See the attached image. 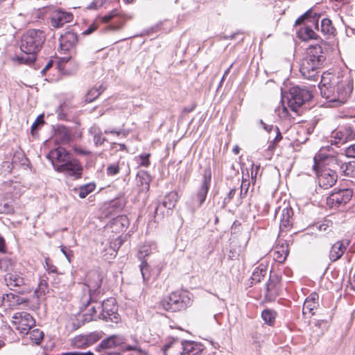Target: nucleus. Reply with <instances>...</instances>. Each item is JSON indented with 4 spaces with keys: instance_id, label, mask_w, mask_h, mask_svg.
<instances>
[{
    "instance_id": "nucleus-1",
    "label": "nucleus",
    "mask_w": 355,
    "mask_h": 355,
    "mask_svg": "<svg viewBox=\"0 0 355 355\" xmlns=\"http://www.w3.org/2000/svg\"><path fill=\"white\" fill-rule=\"evenodd\" d=\"M46 36L39 29H30L24 33L21 39L20 49L23 54L16 57L20 64H31L36 60L37 53L41 50Z\"/></svg>"
},
{
    "instance_id": "nucleus-2",
    "label": "nucleus",
    "mask_w": 355,
    "mask_h": 355,
    "mask_svg": "<svg viewBox=\"0 0 355 355\" xmlns=\"http://www.w3.org/2000/svg\"><path fill=\"white\" fill-rule=\"evenodd\" d=\"M319 87L322 96L335 103V106L344 104L353 89L352 83L349 79L340 82H331L328 81L324 77H322Z\"/></svg>"
},
{
    "instance_id": "nucleus-3",
    "label": "nucleus",
    "mask_w": 355,
    "mask_h": 355,
    "mask_svg": "<svg viewBox=\"0 0 355 355\" xmlns=\"http://www.w3.org/2000/svg\"><path fill=\"white\" fill-rule=\"evenodd\" d=\"M326 57L320 45H311L307 49L306 57L302 60L300 71L308 80L317 81L320 69L324 66Z\"/></svg>"
},
{
    "instance_id": "nucleus-4",
    "label": "nucleus",
    "mask_w": 355,
    "mask_h": 355,
    "mask_svg": "<svg viewBox=\"0 0 355 355\" xmlns=\"http://www.w3.org/2000/svg\"><path fill=\"white\" fill-rule=\"evenodd\" d=\"M191 304V300L189 294L184 291L172 292L161 302L162 307L164 310L171 312L184 310Z\"/></svg>"
},
{
    "instance_id": "nucleus-5",
    "label": "nucleus",
    "mask_w": 355,
    "mask_h": 355,
    "mask_svg": "<svg viewBox=\"0 0 355 355\" xmlns=\"http://www.w3.org/2000/svg\"><path fill=\"white\" fill-rule=\"evenodd\" d=\"M313 97L311 92L304 87L293 86L287 96L288 107L296 112L306 102L309 101Z\"/></svg>"
},
{
    "instance_id": "nucleus-6",
    "label": "nucleus",
    "mask_w": 355,
    "mask_h": 355,
    "mask_svg": "<svg viewBox=\"0 0 355 355\" xmlns=\"http://www.w3.org/2000/svg\"><path fill=\"white\" fill-rule=\"evenodd\" d=\"M4 280L7 286L12 291L19 293L24 294L30 293L31 289L27 284V280L24 277V275L19 271L15 270L6 273L4 276Z\"/></svg>"
},
{
    "instance_id": "nucleus-7",
    "label": "nucleus",
    "mask_w": 355,
    "mask_h": 355,
    "mask_svg": "<svg viewBox=\"0 0 355 355\" xmlns=\"http://www.w3.org/2000/svg\"><path fill=\"white\" fill-rule=\"evenodd\" d=\"M313 169L315 171L320 187L327 189L331 187L337 181L338 175L336 171L329 168H320L318 164L316 157H314V164Z\"/></svg>"
},
{
    "instance_id": "nucleus-8",
    "label": "nucleus",
    "mask_w": 355,
    "mask_h": 355,
    "mask_svg": "<svg viewBox=\"0 0 355 355\" xmlns=\"http://www.w3.org/2000/svg\"><path fill=\"white\" fill-rule=\"evenodd\" d=\"M211 180V170L210 168H207L204 171L201 184L192 198L191 208L193 211L200 208L205 201L207 193L209 190Z\"/></svg>"
},
{
    "instance_id": "nucleus-9",
    "label": "nucleus",
    "mask_w": 355,
    "mask_h": 355,
    "mask_svg": "<svg viewBox=\"0 0 355 355\" xmlns=\"http://www.w3.org/2000/svg\"><path fill=\"white\" fill-rule=\"evenodd\" d=\"M53 168L59 173L73 177L75 180L81 178L83 168L80 162L76 159H71L64 164H58L53 162Z\"/></svg>"
},
{
    "instance_id": "nucleus-10",
    "label": "nucleus",
    "mask_w": 355,
    "mask_h": 355,
    "mask_svg": "<svg viewBox=\"0 0 355 355\" xmlns=\"http://www.w3.org/2000/svg\"><path fill=\"white\" fill-rule=\"evenodd\" d=\"M102 279L101 275L96 270L90 271L87 275L85 286L87 288L89 292V300L88 304L97 300Z\"/></svg>"
},
{
    "instance_id": "nucleus-11",
    "label": "nucleus",
    "mask_w": 355,
    "mask_h": 355,
    "mask_svg": "<svg viewBox=\"0 0 355 355\" xmlns=\"http://www.w3.org/2000/svg\"><path fill=\"white\" fill-rule=\"evenodd\" d=\"M12 318L15 328L21 334H28L35 324V319L27 312H17L13 315Z\"/></svg>"
},
{
    "instance_id": "nucleus-12",
    "label": "nucleus",
    "mask_w": 355,
    "mask_h": 355,
    "mask_svg": "<svg viewBox=\"0 0 355 355\" xmlns=\"http://www.w3.org/2000/svg\"><path fill=\"white\" fill-rule=\"evenodd\" d=\"M101 309L99 314V319H102L107 322L117 323L119 320V314L117 313V305L116 300L110 297L104 300L102 304L98 307Z\"/></svg>"
},
{
    "instance_id": "nucleus-13",
    "label": "nucleus",
    "mask_w": 355,
    "mask_h": 355,
    "mask_svg": "<svg viewBox=\"0 0 355 355\" xmlns=\"http://www.w3.org/2000/svg\"><path fill=\"white\" fill-rule=\"evenodd\" d=\"M352 193V191L348 189L334 191L327 198V204L331 208L339 207L351 200Z\"/></svg>"
},
{
    "instance_id": "nucleus-14",
    "label": "nucleus",
    "mask_w": 355,
    "mask_h": 355,
    "mask_svg": "<svg viewBox=\"0 0 355 355\" xmlns=\"http://www.w3.org/2000/svg\"><path fill=\"white\" fill-rule=\"evenodd\" d=\"M101 338V332L94 331L75 336L71 340V344L75 348H86L98 342Z\"/></svg>"
},
{
    "instance_id": "nucleus-15",
    "label": "nucleus",
    "mask_w": 355,
    "mask_h": 355,
    "mask_svg": "<svg viewBox=\"0 0 355 355\" xmlns=\"http://www.w3.org/2000/svg\"><path fill=\"white\" fill-rule=\"evenodd\" d=\"M331 144H345L355 139V131L350 126H344L331 133Z\"/></svg>"
},
{
    "instance_id": "nucleus-16",
    "label": "nucleus",
    "mask_w": 355,
    "mask_h": 355,
    "mask_svg": "<svg viewBox=\"0 0 355 355\" xmlns=\"http://www.w3.org/2000/svg\"><path fill=\"white\" fill-rule=\"evenodd\" d=\"M28 299L22 297L12 293L3 294L2 297V306L5 308L14 309L21 305H27Z\"/></svg>"
},
{
    "instance_id": "nucleus-17",
    "label": "nucleus",
    "mask_w": 355,
    "mask_h": 355,
    "mask_svg": "<svg viewBox=\"0 0 355 355\" xmlns=\"http://www.w3.org/2000/svg\"><path fill=\"white\" fill-rule=\"evenodd\" d=\"M73 17V16L71 12L57 10L51 15V24L54 28H60L64 24L71 22Z\"/></svg>"
},
{
    "instance_id": "nucleus-18",
    "label": "nucleus",
    "mask_w": 355,
    "mask_h": 355,
    "mask_svg": "<svg viewBox=\"0 0 355 355\" xmlns=\"http://www.w3.org/2000/svg\"><path fill=\"white\" fill-rule=\"evenodd\" d=\"M125 343V338L121 335H112L103 340L97 347V350L119 347Z\"/></svg>"
},
{
    "instance_id": "nucleus-19",
    "label": "nucleus",
    "mask_w": 355,
    "mask_h": 355,
    "mask_svg": "<svg viewBox=\"0 0 355 355\" xmlns=\"http://www.w3.org/2000/svg\"><path fill=\"white\" fill-rule=\"evenodd\" d=\"M77 42L78 36L75 33L71 31L66 32L60 36V49L64 51H68L76 44Z\"/></svg>"
},
{
    "instance_id": "nucleus-20",
    "label": "nucleus",
    "mask_w": 355,
    "mask_h": 355,
    "mask_svg": "<svg viewBox=\"0 0 355 355\" xmlns=\"http://www.w3.org/2000/svg\"><path fill=\"white\" fill-rule=\"evenodd\" d=\"M47 157L51 159L52 162H54L58 164H64L65 162H68L71 159L68 151L65 148L61 147H58L51 150Z\"/></svg>"
},
{
    "instance_id": "nucleus-21",
    "label": "nucleus",
    "mask_w": 355,
    "mask_h": 355,
    "mask_svg": "<svg viewBox=\"0 0 355 355\" xmlns=\"http://www.w3.org/2000/svg\"><path fill=\"white\" fill-rule=\"evenodd\" d=\"M179 348L182 349L180 355H198L202 352L200 345L193 341L182 340Z\"/></svg>"
},
{
    "instance_id": "nucleus-22",
    "label": "nucleus",
    "mask_w": 355,
    "mask_h": 355,
    "mask_svg": "<svg viewBox=\"0 0 355 355\" xmlns=\"http://www.w3.org/2000/svg\"><path fill=\"white\" fill-rule=\"evenodd\" d=\"M178 196L176 192H170L167 193L162 202L157 206L155 210V214H158V211L161 209L162 207L164 208H166L168 210H172L178 202Z\"/></svg>"
},
{
    "instance_id": "nucleus-23",
    "label": "nucleus",
    "mask_w": 355,
    "mask_h": 355,
    "mask_svg": "<svg viewBox=\"0 0 355 355\" xmlns=\"http://www.w3.org/2000/svg\"><path fill=\"white\" fill-rule=\"evenodd\" d=\"M348 242L337 241L332 246L329 252V259L331 261L338 260L347 250Z\"/></svg>"
},
{
    "instance_id": "nucleus-24",
    "label": "nucleus",
    "mask_w": 355,
    "mask_h": 355,
    "mask_svg": "<svg viewBox=\"0 0 355 355\" xmlns=\"http://www.w3.org/2000/svg\"><path fill=\"white\" fill-rule=\"evenodd\" d=\"M293 209L291 207H286L282 209L280 217L279 228L281 231L290 227L292 225Z\"/></svg>"
},
{
    "instance_id": "nucleus-25",
    "label": "nucleus",
    "mask_w": 355,
    "mask_h": 355,
    "mask_svg": "<svg viewBox=\"0 0 355 355\" xmlns=\"http://www.w3.org/2000/svg\"><path fill=\"white\" fill-rule=\"evenodd\" d=\"M320 15L313 12L312 10H309L304 15L298 17L295 21V25H300L302 23L307 21L315 24V28L318 30V21Z\"/></svg>"
},
{
    "instance_id": "nucleus-26",
    "label": "nucleus",
    "mask_w": 355,
    "mask_h": 355,
    "mask_svg": "<svg viewBox=\"0 0 355 355\" xmlns=\"http://www.w3.org/2000/svg\"><path fill=\"white\" fill-rule=\"evenodd\" d=\"M55 141L58 144H66L71 141V135L69 129L65 126H58L55 133Z\"/></svg>"
},
{
    "instance_id": "nucleus-27",
    "label": "nucleus",
    "mask_w": 355,
    "mask_h": 355,
    "mask_svg": "<svg viewBox=\"0 0 355 355\" xmlns=\"http://www.w3.org/2000/svg\"><path fill=\"white\" fill-rule=\"evenodd\" d=\"M288 243L286 241H284L276 246L275 259L279 263H283L288 257Z\"/></svg>"
},
{
    "instance_id": "nucleus-28",
    "label": "nucleus",
    "mask_w": 355,
    "mask_h": 355,
    "mask_svg": "<svg viewBox=\"0 0 355 355\" xmlns=\"http://www.w3.org/2000/svg\"><path fill=\"white\" fill-rule=\"evenodd\" d=\"M277 279L270 277L266 284V297L270 300H274L278 295Z\"/></svg>"
},
{
    "instance_id": "nucleus-29",
    "label": "nucleus",
    "mask_w": 355,
    "mask_h": 355,
    "mask_svg": "<svg viewBox=\"0 0 355 355\" xmlns=\"http://www.w3.org/2000/svg\"><path fill=\"white\" fill-rule=\"evenodd\" d=\"M298 37L303 40H317L318 35L312 30L310 26H304L297 32Z\"/></svg>"
},
{
    "instance_id": "nucleus-30",
    "label": "nucleus",
    "mask_w": 355,
    "mask_h": 355,
    "mask_svg": "<svg viewBox=\"0 0 355 355\" xmlns=\"http://www.w3.org/2000/svg\"><path fill=\"white\" fill-rule=\"evenodd\" d=\"M138 185L140 187L139 192L147 193L150 189V175L146 172H141L138 175Z\"/></svg>"
},
{
    "instance_id": "nucleus-31",
    "label": "nucleus",
    "mask_w": 355,
    "mask_h": 355,
    "mask_svg": "<svg viewBox=\"0 0 355 355\" xmlns=\"http://www.w3.org/2000/svg\"><path fill=\"white\" fill-rule=\"evenodd\" d=\"M320 30L323 34L329 36H334L336 32V29L333 26L331 21L328 18L322 19Z\"/></svg>"
},
{
    "instance_id": "nucleus-32",
    "label": "nucleus",
    "mask_w": 355,
    "mask_h": 355,
    "mask_svg": "<svg viewBox=\"0 0 355 355\" xmlns=\"http://www.w3.org/2000/svg\"><path fill=\"white\" fill-rule=\"evenodd\" d=\"M266 275L267 266L263 264H261L257 268H256L252 272L251 276L252 281L253 283H259Z\"/></svg>"
},
{
    "instance_id": "nucleus-33",
    "label": "nucleus",
    "mask_w": 355,
    "mask_h": 355,
    "mask_svg": "<svg viewBox=\"0 0 355 355\" xmlns=\"http://www.w3.org/2000/svg\"><path fill=\"white\" fill-rule=\"evenodd\" d=\"M105 90V88L102 85H98V87H94L88 91L85 96V101L87 103H91L94 101L96 98H97Z\"/></svg>"
},
{
    "instance_id": "nucleus-34",
    "label": "nucleus",
    "mask_w": 355,
    "mask_h": 355,
    "mask_svg": "<svg viewBox=\"0 0 355 355\" xmlns=\"http://www.w3.org/2000/svg\"><path fill=\"white\" fill-rule=\"evenodd\" d=\"M277 313L269 309H264L261 313V318L266 324L272 326L275 323Z\"/></svg>"
},
{
    "instance_id": "nucleus-35",
    "label": "nucleus",
    "mask_w": 355,
    "mask_h": 355,
    "mask_svg": "<svg viewBox=\"0 0 355 355\" xmlns=\"http://www.w3.org/2000/svg\"><path fill=\"white\" fill-rule=\"evenodd\" d=\"M73 107L71 103L68 101H64L59 106L57 112L60 119H64L69 113L71 112V110Z\"/></svg>"
},
{
    "instance_id": "nucleus-36",
    "label": "nucleus",
    "mask_w": 355,
    "mask_h": 355,
    "mask_svg": "<svg viewBox=\"0 0 355 355\" xmlns=\"http://www.w3.org/2000/svg\"><path fill=\"white\" fill-rule=\"evenodd\" d=\"M96 184L93 182L85 184L80 187L78 196L80 198H85L90 193L94 191Z\"/></svg>"
},
{
    "instance_id": "nucleus-37",
    "label": "nucleus",
    "mask_w": 355,
    "mask_h": 355,
    "mask_svg": "<svg viewBox=\"0 0 355 355\" xmlns=\"http://www.w3.org/2000/svg\"><path fill=\"white\" fill-rule=\"evenodd\" d=\"M15 263L11 259L8 258L0 259V269L6 271V273H9L12 271H15Z\"/></svg>"
},
{
    "instance_id": "nucleus-38",
    "label": "nucleus",
    "mask_w": 355,
    "mask_h": 355,
    "mask_svg": "<svg viewBox=\"0 0 355 355\" xmlns=\"http://www.w3.org/2000/svg\"><path fill=\"white\" fill-rule=\"evenodd\" d=\"M30 334V339L35 344H39L44 338V333L39 329H35L28 332Z\"/></svg>"
},
{
    "instance_id": "nucleus-39",
    "label": "nucleus",
    "mask_w": 355,
    "mask_h": 355,
    "mask_svg": "<svg viewBox=\"0 0 355 355\" xmlns=\"http://www.w3.org/2000/svg\"><path fill=\"white\" fill-rule=\"evenodd\" d=\"M354 166L350 162H342L340 164V171L346 176H352Z\"/></svg>"
},
{
    "instance_id": "nucleus-40",
    "label": "nucleus",
    "mask_w": 355,
    "mask_h": 355,
    "mask_svg": "<svg viewBox=\"0 0 355 355\" xmlns=\"http://www.w3.org/2000/svg\"><path fill=\"white\" fill-rule=\"evenodd\" d=\"M140 270L144 282H147L150 277V266L146 261H142L140 265Z\"/></svg>"
},
{
    "instance_id": "nucleus-41",
    "label": "nucleus",
    "mask_w": 355,
    "mask_h": 355,
    "mask_svg": "<svg viewBox=\"0 0 355 355\" xmlns=\"http://www.w3.org/2000/svg\"><path fill=\"white\" fill-rule=\"evenodd\" d=\"M131 339L134 342V344L132 345H127L125 347V350L126 351H135L136 352H144L145 351L143 350L140 346L139 342L138 339L136 338V336H132Z\"/></svg>"
},
{
    "instance_id": "nucleus-42",
    "label": "nucleus",
    "mask_w": 355,
    "mask_h": 355,
    "mask_svg": "<svg viewBox=\"0 0 355 355\" xmlns=\"http://www.w3.org/2000/svg\"><path fill=\"white\" fill-rule=\"evenodd\" d=\"M318 302H309V301H304L302 313L304 315L310 314L313 315L314 313L313 311L318 306Z\"/></svg>"
},
{
    "instance_id": "nucleus-43",
    "label": "nucleus",
    "mask_w": 355,
    "mask_h": 355,
    "mask_svg": "<svg viewBox=\"0 0 355 355\" xmlns=\"http://www.w3.org/2000/svg\"><path fill=\"white\" fill-rule=\"evenodd\" d=\"M90 132L94 134V138L93 141L94 142L95 146H102L105 141H107V139L103 136V133L101 131L96 132V130H94L91 129Z\"/></svg>"
},
{
    "instance_id": "nucleus-44",
    "label": "nucleus",
    "mask_w": 355,
    "mask_h": 355,
    "mask_svg": "<svg viewBox=\"0 0 355 355\" xmlns=\"http://www.w3.org/2000/svg\"><path fill=\"white\" fill-rule=\"evenodd\" d=\"M180 344V341L178 338H170L168 339L166 344L162 347V351L164 354H166V351L171 347H176L179 348Z\"/></svg>"
},
{
    "instance_id": "nucleus-45",
    "label": "nucleus",
    "mask_w": 355,
    "mask_h": 355,
    "mask_svg": "<svg viewBox=\"0 0 355 355\" xmlns=\"http://www.w3.org/2000/svg\"><path fill=\"white\" fill-rule=\"evenodd\" d=\"M273 130H275L276 132V137L268 147V149L270 150L274 149L275 148L276 144L278 142H279L282 139V133L277 126H275V129Z\"/></svg>"
},
{
    "instance_id": "nucleus-46",
    "label": "nucleus",
    "mask_w": 355,
    "mask_h": 355,
    "mask_svg": "<svg viewBox=\"0 0 355 355\" xmlns=\"http://www.w3.org/2000/svg\"><path fill=\"white\" fill-rule=\"evenodd\" d=\"M48 277L46 276H43L38 284V289L40 293L45 294L48 291V283H47Z\"/></svg>"
},
{
    "instance_id": "nucleus-47",
    "label": "nucleus",
    "mask_w": 355,
    "mask_h": 355,
    "mask_svg": "<svg viewBox=\"0 0 355 355\" xmlns=\"http://www.w3.org/2000/svg\"><path fill=\"white\" fill-rule=\"evenodd\" d=\"M44 123V121L43 116L42 115L38 116L31 126L32 135H35V132L38 129V128L40 126L42 125Z\"/></svg>"
},
{
    "instance_id": "nucleus-48",
    "label": "nucleus",
    "mask_w": 355,
    "mask_h": 355,
    "mask_svg": "<svg viewBox=\"0 0 355 355\" xmlns=\"http://www.w3.org/2000/svg\"><path fill=\"white\" fill-rule=\"evenodd\" d=\"M151 253V250L149 246L144 245L141 248L138 252V258L140 260L144 259L146 257L148 256Z\"/></svg>"
},
{
    "instance_id": "nucleus-49",
    "label": "nucleus",
    "mask_w": 355,
    "mask_h": 355,
    "mask_svg": "<svg viewBox=\"0 0 355 355\" xmlns=\"http://www.w3.org/2000/svg\"><path fill=\"white\" fill-rule=\"evenodd\" d=\"M250 182L247 180H243L241 185L240 196L241 198H244L248 191Z\"/></svg>"
},
{
    "instance_id": "nucleus-50",
    "label": "nucleus",
    "mask_w": 355,
    "mask_h": 355,
    "mask_svg": "<svg viewBox=\"0 0 355 355\" xmlns=\"http://www.w3.org/2000/svg\"><path fill=\"white\" fill-rule=\"evenodd\" d=\"M119 173V166L118 164H112L107 166V174L108 175H114Z\"/></svg>"
},
{
    "instance_id": "nucleus-51",
    "label": "nucleus",
    "mask_w": 355,
    "mask_h": 355,
    "mask_svg": "<svg viewBox=\"0 0 355 355\" xmlns=\"http://www.w3.org/2000/svg\"><path fill=\"white\" fill-rule=\"evenodd\" d=\"M60 250L66 257L69 262H71L72 259L73 257V251L63 245L60 246Z\"/></svg>"
},
{
    "instance_id": "nucleus-52",
    "label": "nucleus",
    "mask_w": 355,
    "mask_h": 355,
    "mask_svg": "<svg viewBox=\"0 0 355 355\" xmlns=\"http://www.w3.org/2000/svg\"><path fill=\"white\" fill-rule=\"evenodd\" d=\"M45 267L49 274L57 273V268L50 263L49 259L45 260Z\"/></svg>"
},
{
    "instance_id": "nucleus-53",
    "label": "nucleus",
    "mask_w": 355,
    "mask_h": 355,
    "mask_svg": "<svg viewBox=\"0 0 355 355\" xmlns=\"http://www.w3.org/2000/svg\"><path fill=\"white\" fill-rule=\"evenodd\" d=\"M251 167H252V168H251V178H252V180L254 182H255L258 171H259V170L260 168V166L259 165H254V164H252Z\"/></svg>"
},
{
    "instance_id": "nucleus-54",
    "label": "nucleus",
    "mask_w": 355,
    "mask_h": 355,
    "mask_svg": "<svg viewBox=\"0 0 355 355\" xmlns=\"http://www.w3.org/2000/svg\"><path fill=\"white\" fill-rule=\"evenodd\" d=\"M0 211L5 214H12L14 212V208L8 203H5L2 208H0Z\"/></svg>"
},
{
    "instance_id": "nucleus-55",
    "label": "nucleus",
    "mask_w": 355,
    "mask_h": 355,
    "mask_svg": "<svg viewBox=\"0 0 355 355\" xmlns=\"http://www.w3.org/2000/svg\"><path fill=\"white\" fill-rule=\"evenodd\" d=\"M105 1V0H94V1L90 5L87 6V8L97 9L98 8L102 6Z\"/></svg>"
},
{
    "instance_id": "nucleus-56",
    "label": "nucleus",
    "mask_w": 355,
    "mask_h": 355,
    "mask_svg": "<svg viewBox=\"0 0 355 355\" xmlns=\"http://www.w3.org/2000/svg\"><path fill=\"white\" fill-rule=\"evenodd\" d=\"M345 154L347 157L355 158V144L346 148Z\"/></svg>"
},
{
    "instance_id": "nucleus-57",
    "label": "nucleus",
    "mask_w": 355,
    "mask_h": 355,
    "mask_svg": "<svg viewBox=\"0 0 355 355\" xmlns=\"http://www.w3.org/2000/svg\"><path fill=\"white\" fill-rule=\"evenodd\" d=\"M150 155L149 154H143L140 155V159H141V165L145 167H148L150 164V161L148 159Z\"/></svg>"
},
{
    "instance_id": "nucleus-58",
    "label": "nucleus",
    "mask_w": 355,
    "mask_h": 355,
    "mask_svg": "<svg viewBox=\"0 0 355 355\" xmlns=\"http://www.w3.org/2000/svg\"><path fill=\"white\" fill-rule=\"evenodd\" d=\"M236 189H232L229 191L227 196L225 197V198H224V200H223L224 204H227L231 201V200L234 198V196L236 193Z\"/></svg>"
},
{
    "instance_id": "nucleus-59",
    "label": "nucleus",
    "mask_w": 355,
    "mask_h": 355,
    "mask_svg": "<svg viewBox=\"0 0 355 355\" xmlns=\"http://www.w3.org/2000/svg\"><path fill=\"white\" fill-rule=\"evenodd\" d=\"M97 25L95 23L91 24L89 27L83 32L84 35H89L97 29Z\"/></svg>"
},
{
    "instance_id": "nucleus-60",
    "label": "nucleus",
    "mask_w": 355,
    "mask_h": 355,
    "mask_svg": "<svg viewBox=\"0 0 355 355\" xmlns=\"http://www.w3.org/2000/svg\"><path fill=\"white\" fill-rule=\"evenodd\" d=\"M118 15V11L116 10H112L110 14L105 15L103 16V19L105 22H108L110 19H112L114 16Z\"/></svg>"
},
{
    "instance_id": "nucleus-61",
    "label": "nucleus",
    "mask_w": 355,
    "mask_h": 355,
    "mask_svg": "<svg viewBox=\"0 0 355 355\" xmlns=\"http://www.w3.org/2000/svg\"><path fill=\"white\" fill-rule=\"evenodd\" d=\"M62 355H94V353L91 351H87L86 352H70L64 353Z\"/></svg>"
},
{
    "instance_id": "nucleus-62",
    "label": "nucleus",
    "mask_w": 355,
    "mask_h": 355,
    "mask_svg": "<svg viewBox=\"0 0 355 355\" xmlns=\"http://www.w3.org/2000/svg\"><path fill=\"white\" fill-rule=\"evenodd\" d=\"M259 123L262 125L263 128L268 132H270L275 129V126L268 125L266 123H265L262 120H260Z\"/></svg>"
},
{
    "instance_id": "nucleus-63",
    "label": "nucleus",
    "mask_w": 355,
    "mask_h": 355,
    "mask_svg": "<svg viewBox=\"0 0 355 355\" xmlns=\"http://www.w3.org/2000/svg\"><path fill=\"white\" fill-rule=\"evenodd\" d=\"M89 311H90V315H91V317H90V320H97V319H99V315H96V313H97V311L96 309V308L94 306H92L90 309H89Z\"/></svg>"
},
{
    "instance_id": "nucleus-64",
    "label": "nucleus",
    "mask_w": 355,
    "mask_h": 355,
    "mask_svg": "<svg viewBox=\"0 0 355 355\" xmlns=\"http://www.w3.org/2000/svg\"><path fill=\"white\" fill-rule=\"evenodd\" d=\"M318 295L315 293H311L306 299L309 302H318Z\"/></svg>"
}]
</instances>
